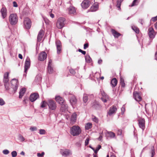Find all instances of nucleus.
Instances as JSON below:
<instances>
[{
	"instance_id": "1",
	"label": "nucleus",
	"mask_w": 157,
	"mask_h": 157,
	"mask_svg": "<svg viewBox=\"0 0 157 157\" xmlns=\"http://www.w3.org/2000/svg\"><path fill=\"white\" fill-rule=\"evenodd\" d=\"M81 132V130L78 126L74 125L70 128V133L73 136H78Z\"/></svg>"
},
{
	"instance_id": "2",
	"label": "nucleus",
	"mask_w": 157,
	"mask_h": 157,
	"mask_svg": "<svg viewBox=\"0 0 157 157\" xmlns=\"http://www.w3.org/2000/svg\"><path fill=\"white\" fill-rule=\"evenodd\" d=\"M48 106L49 110H55L57 108L56 102L52 99H48Z\"/></svg>"
},
{
	"instance_id": "3",
	"label": "nucleus",
	"mask_w": 157,
	"mask_h": 157,
	"mask_svg": "<svg viewBox=\"0 0 157 157\" xmlns=\"http://www.w3.org/2000/svg\"><path fill=\"white\" fill-rule=\"evenodd\" d=\"M9 20L10 24L12 25H14L17 24L18 21V18L16 14H11L9 17Z\"/></svg>"
},
{
	"instance_id": "4",
	"label": "nucleus",
	"mask_w": 157,
	"mask_h": 157,
	"mask_svg": "<svg viewBox=\"0 0 157 157\" xmlns=\"http://www.w3.org/2000/svg\"><path fill=\"white\" fill-rule=\"evenodd\" d=\"M65 21L64 18L60 17L58 18L56 23V26L58 29H61L64 27Z\"/></svg>"
},
{
	"instance_id": "5",
	"label": "nucleus",
	"mask_w": 157,
	"mask_h": 157,
	"mask_svg": "<svg viewBox=\"0 0 157 157\" xmlns=\"http://www.w3.org/2000/svg\"><path fill=\"white\" fill-rule=\"evenodd\" d=\"M94 2V0H84L81 3V6L83 8L86 9Z\"/></svg>"
},
{
	"instance_id": "6",
	"label": "nucleus",
	"mask_w": 157,
	"mask_h": 157,
	"mask_svg": "<svg viewBox=\"0 0 157 157\" xmlns=\"http://www.w3.org/2000/svg\"><path fill=\"white\" fill-rule=\"evenodd\" d=\"M11 87L14 91V93L16 92L18 88V81L16 79H13L11 81Z\"/></svg>"
},
{
	"instance_id": "7",
	"label": "nucleus",
	"mask_w": 157,
	"mask_h": 157,
	"mask_svg": "<svg viewBox=\"0 0 157 157\" xmlns=\"http://www.w3.org/2000/svg\"><path fill=\"white\" fill-rule=\"evenodd\" d=\"M56 45L57 48V53L58 54L61 53L62 48V44L60 40H56Z\"/></svg>"
},
{
	"instance_id": "8",
	"label": "nucleus",
	"mask_w": 157,
	"mask_h": 157,
	"mask_svg": "<svg viewBox=\"0 0 157 157\" xmlns=\"http://www.w3.org/2000/svg\"><path fill=\"white\" fill-rule=\"evenodd\" d=\"M138 125L139 127L144 131L145 128V121L144 118H140L138 120Z\"/></svg>"
},
{
	"instance_id": "9",
	"label": "nucleus",
	"mask_w": 157,
	"mask_h": 157,
	"mask_svg": "<svg viewBox=\"0 0 157 157\" xmlns=\"http://www.w3.org/2000/svg\"><path fill=\"white\" fill-rule=\"evenodd\" d=\"M30 66V61L29 58L27 57L25 63L24 72L26 73L27 70Z\"/></svg>"
},
{
	"instance_id": "10",
	"label": "nucleus",
	"mask_w": 157,
	"mask_h": 157,
	"mask_svg": "<svg viewBox=\"0 0 157 157\" xmlns=\"http://www.w3.org/2000/svg\"><path fill=\"white\" fill-rule=\"evenodd\" d=\"M100 93L102 96V97L101 98V100L104 103L106 102L109 99V96L102 90H101Z\"/></svg>"
},
{
	"instance_id": "11",
	"label": "nucleus",
	"mask_w": 157,
	"mask_h": 157,
	"mask_svg": "<svg viewBox=\"0 0 157 157\" xmlns=\"http://www.w3.org/2000/svg\"><path fill=\"white\" fill-rule=\"evenodd\" d=\"M117 110V108L115 105H113L110 107L109 111L107 113V115L109 116H111L113 114H115Z\"/></svg>"
},
{
	"instance_id": "12",
	"label": "nucleus",
	"mask_w": 157,
	"mask_h": 157,
	"mask_svg": "<svg viewBox=\"0 0 157 157\" xmlns=\"http://www.w3.org/2000/svg\"><path fill=\"white\" fill-rule=\"evenodd\" d=\"M31 21L28 18L25 19L24 21V25L27 29H29L31 26Z\"/></svg>"
},
{
	"instance_id": "13",
	"label": "nucleus",
	"mask_w": 157,
	"mask_h": 157,
	"mask_svg": "<svg viewBox=\"0 0 157 157\" xmlns=\"http://www.w3.org/2000/svg\"><path fill=\"white\" fill-rule=\"evenodd\" d=\"M62 155L64 156H67L72 154V151L70 149H65L62 150L61 151Z\"/></svg>"
},
{
	"instance_id": "14",
	"label": "nucleus",
	"mask_w": 157,
	"mask_h": 157,
	"mask_svg": "<svg viewBox=\"0 0 157 157\" xmlns=\"http://www.w3.org/2000/svg\"><path fill=\"white\" fill-rule=\"evenodd\" d=\"M69 101L72 106L75 105L77 103V100L76 97L73 95H71L70 97Z\"/></svg>"
},
{
	"instance_id": "15",
	"label": "nucleus",
	"mask_w": 157,
	"mask_h": 157,
	"mask_svg": "<svg viewBox=\"0 0 157 157\" xmlns=\"http://www.w3.org/2000/svg\"><path fill=\"white\" fill-rule=\"evenodd\" d=\"M47 55L44 52H41L39 55L38 59L40 61H43L46 59Z\"/></svg>"
},
{
	"instance_id": "16",
	"label": "nucleus",
	"mask_w": 157,
	"mask_h": 157,
	"mask_svg": "<svg viewBox=\"0 0 157 157\" xmlns=\"http://www.w3.org/2000/svg\"><path fill=\"white\" fill-rule=\"evenodd\" d=\"M148 33L150 38L153 39L155 37V34L153 28L150 27L148 29Z\"/></svg>"
},
{
	"instance_id": "17",
	"label": "nucleus",
	"mask_w": 157,
	"mask_h": 157,
	"mask_svg": "<svg viewBox=\"0 0 157 157\" xmlns=\"http://www.w3.org/2000/svg\"><path fill=\"white\" fill-rule=\"evenodd\" d=\"M133 97L137 101H140L142 100V98L140 96V93L137 92H134L133 93Z\"/></svg>"
},
{
	"instance_id": "18",
	"label": "nucleus",
	"mask_w": 157,
	"mask_h": 157,
	"mask_svg": "<svg viewBox=\"0 0 157 157\" xmlns=\"http://www.w3.org/2000/svg\"><path fill=\"white\" fill-rule=\"evenodd\" d=\"M39 97V95L37 93H34L31 94L30 97V100L32 102L36 101Z\"/></svg>"
},
{
	"instance_id": "19",
	"label": "nucleus",
	"mask_w": 157,
	"mask_h": 157,
	"mask_svg": "<svg viewBox=\"0 0 157 157\" xmlns=\"http://www.w3.org/2000/svg\"><path fill=\"white\" fill-rule=\"evenodd\" d=\"M92 107L95 109L100 110L101 109V106L98 102L96 101L92 103Z\"/></svg>"
},
{
	"instance_id": "20",
	"label": "nucleus",
	"mask_w": 157,
	"mask_h": 157,
	"mask_svg": "<svg viewBox=\"0 0 157 157\" xmlns=\"http://www.w3.org/2000/svg\"><path fill=\"white\" fill-rule=\"evenodd\" d=\"M55 99L56 101L60 105H62L65 102L64 100L59 96H56Z\"/></svg>"
},
{
	"instance_id": "21",
	"label": "nucleus",
	"mask_w": 157,
	"mask_h": 157,
	"mask_svg": "<svg viewBox=\"0 0 157 157\" xmlns=\"http://www.w3.org/2000/svg\"><path fill=\"white\" fill-rule=\"evenodd\" d=\"M1 12L3 19L5 18L7 15V10L6 8L3 7L1 10Z\"/></svg>"
},
{
	"instance_id": "22",
	"label": "nucleus",
	"mask_w": 157,
	"mask_h": 157,
	"mask_svg": "<svg viewBox=\"0 0 157 157\" xmlns=\"http://www.w3.org/2000/svg\"><path fill=\"white\" fill-rule=\"evenodd\" d=\"M77 118V114L75 113H74L71 115V119L70 123L72 124H74L76 122Z\"/></svg>"
},
{
	"instance_id": "23",
	"label": "nucleus",
	"mask_w": 157,
	"mask_h": 157,
	"mask_svg": "<svg viewBox=\"0 0 157 157\" xmlns=\"http://www.w3.org/2000/svg\"><path fill=\"white\" fill-rule=\"evenodd\" d=\"M48 71L49 73L51 74L53 72V69L52 67V60L50 59L49 60L48 66Z\"/></svg>"
},
{
	"instance_id": "24",
	"label": "nucleus",
	"mask_w": 157,
	"mask_h": 157,
	"mask_svg": "<svg viewBox=\"0 0 157 157\" xmlns=\"http://www.w3.org/2000/svg\"><path fill=\"white\" fill-rule=\"evenodd\" d=\"M98 8V3H96L91 7L90 10L91 12H94L97 10Z\"/></svg>"
},
{
	"instance_id": "25",
	"label": "nucleus",
	"mask_w": 157,
	"mask_h": 157,
	"mask_svg": "<svg viewBox=\"0 0 157 157\" xmlns=\"http://www.w3.org/2000/svg\"><path fill=\"white\" fill-rule=\"evenodd\" d=\"M106 136L107 137H109L110 138H114L115 136V134L112 132L107 131Z\"/></svg>"
},
{
	"instance_id": "26",
	"label": "nucleus",
	"mask_w": 157,
	"mask_h": 157,
	"mask_svg": "<svg viewBox=\"0 0 157 157\" xmlns=\"http://www.w3.org/2000/svg\"><path fill=\"white\" fill-rule=\"evenodd\" d=\"M44 35V32L42 30H40L37 36V41L40 42L42 39Z\"/></svg>"
},
{
	"instance_id": "27",
	"label": "nucleus",
	"mask_w": 157,
	"mask_h": 157,
	"mask_svg": "<svg viewBox=\"0 0 157 157\" xmlns=\"http://www.w3.org/2000/svg\"><path fill=\"white\" fill-rule=\"evenodd\" d=\"M68 12L70 14H74L76 13L75 8L73 6H70L68 8Z\"/></svg>"
},
{
	"instance_id": "28",
	"label": "nucleus",
	"mask_w": 157,
	"mask_h": 157,
	"mask_svg": "<svg viewBox=\"0 0 157 157\" xmlns=\"http://www.w3.org/2000/svg\"><path fill=\"white\" fill-rule=\"evenodd\" d=\"M26 91V89L25 88H22L20 90V91L19 92V98H21L24 95V94L25 93Z\"/></svg>"
},
{
	"instance_id": "29",
	"label": "nucleus",
	"mask_w": 157,
	"mask_h": 157,
	"mask_svg": "<svg viewBox=\"0 0 157 157\" xmlns=\"http://www.w3.org/2000/svg\"><path fill=\"white\" fill-rule=\"evenodd\" d=\"M111 32H112V33L113 34V35L115 37L117 38L119 36H120L121 35L120 33H118V32H117L114 29H112Z\"/></svg>"
},
{
	"instance_id": "30",
	"label": "nucleus",
	"mask_w": 157,
	"mask_h": 157,
	"mask_svg": "<svg viewBox=\"0 0 157 157\" xmlns=\"http://www.w3.org/2000/svg\"><path fill=\"white\" fill-rule=\"evenodd\" d=\"M117 81L116 78H113L111 81V84L113 87H115L117 85Z\"/></svg>"
},
{
	"instance_id": "31",
	"label": "nucleus",
	"mask_w": 157,
	"mask_h": 157,
	"mask_svg": "<svg viewBox=\"0 0 157 157\" xmlns=\"http://www.w3.org/2000/svg\"><path fill=\"white\" fill-rule=\"evenodd\" d=\"M48 99L47 101H43L40 103V107L42 108H44L48 105Z\"/></svg>"
},
{
	"instance_id": "32",
	"label": "nucleus",
	"mask_w": 157,
	"mask_h": 157,
	"mask_svg": "<svg viewBox=\"0 0 157 157\" xmlns=\"http://www.w3.org/2000/svg\"><path fill=\"white\" fill-rule=\"evenodd\" d=\"M86 62L88 63H90L92 61V59L90 57V56L88 55H86L85 56Z\"/></svg>"
},
{
	"instance_id": "33",
	"label": "nucleus",
	"mask_w": 157,
	"mask_h": 157,
	"mask_svg": "<svg viewBox=\"0 0 157 157\" xmlns=\"http://www.w3.org/2000/svg\"><path fill=\"white\" fill-rule=\"evenodd\" d=\"M9 75V73L8 72H6L4 75V82H8L9 79L8 77Z\"/></svg>"
},
{
	"instance_id": "34",
	"label": "nucleus",
	"mask_w": 157,
	"mask_h": 157,
	"mask_svg": "<svg viewBox=\"0 0 157 157\" xmlns=\"http://www.w3.org/2000/svg\"><path fill=\"white\" fill-rule=\"evenodd\" d=\"M124 0H117V2L116 7L118 8V10H120L121 9V2L123 1Z\"/></svg>"
},
{
	"instance_id": "35",
	"label": "nucleus",
	"mask_w": 157,
	"mask_h": 157,
	"mask_svg": "<svg viewBox=\"0 0 157 157\" xmlns=\"http://www.w3.org/2000/svg\"><path fill=\"white\" fill-rule=\"evenodd\" d=\"M88 99V96L87 94H84L83 97V101L84 103H86Z\"/></svg>"
},
{
	"instance_id": "36",
	"label": "nucleus",
	"mask_w": 157,
	"mask_h": 157,
	"mask_svg": "<svg viewBox=\"0 0 157 157\" xmlns=\"http://www.w3.org/2000/svg\"><path fill=\"white\" fill-rule=\"evenodd\" d=\"M92 126V124L90 123H87L85 126V129L86 130H89L90 129Z\"/></svg>"
},
{
	"instance_id": "37",
	"label": "nucleus",
	"mask_w": 157,
	"mask_h": 157,
	"mask_svg": "<svg viewBox=\"0 0 157 157\" xmlns=\"http://www.w3.org/2000/svg\"><path fill=\"white\" fill-rule=\"evenodd\" d=\"M61 105V109H62L63 111H64L67 109L68 106L66 104L65 102L63 103V104H62V105Z\"/></svg>"
},
{
	"instance_id": "38",
	"label": "nucleus",
	"mask_w": 157,
	"mask_h": 157,
	"mask_svg": "<svg viewBox=\"0 0 157 157\" xmlns=\"http://www.w3.org/2000/svg\"><path fill=\"white\" fill-rule=\"evenodd\" d=\"M120 83L121 85V86L123 87H124L125 86V83L124 82V81L123 79L122 78H120Z\"/></svg>"
},
{
	"instance_id": "39",
	"label": "nucleus",
	"mask_w": 157,
	"mask_h": 157,
	"mask_svg": "<svg viewBox=\"0 0 157 157\" xmlns=\"http://www.w3.org/2000/svg\"><path fill=\"white\" fill-rule=\"evenodd\" d=\"M132 29L136 33H139V29L135 26H132Z\"/></svg>"
},
{
	"instance_id": "40",
	"label": "nucleus",
	"mask_w": 157,
	"mask_h": 157,
	"mask_svg": "<svg viewBox=\"0 0 157 157\" xmlns=\"http://www.w3.org/2000/svg\"><path fill=\"white\" fill-rule=\"evenodd\" d=\"M18 138L19 139L21 142H23L25 140V139L24 137L21 134L19 135Z\"/></svg>"
},
{
	"instance_id": "41",
	"label": "nucleus",
	"mask_w": 157,
	"mask_h": 157,
	"mask_svg": "<svg viewBox=\"0 0 157 157\" xmlns=\"http://www.w3.org/2000/svg\"><path fill=\"white\" fill-rule=\"evenodd\" d=\"M101 148V146L100 145H98L97 147L95 149L94 151V153L96 154H97L99 150Z\"/></svg>"
},
{
	"instance_id": "42",
	"label": "nucleus",
	"mask_w": 157,
	"mask_h": 157,
	"mask_svg": "<svg viewBox=\"0 0 157 157\" xmlns=\"http://www.w3.org/2000/svg\"><path fill=\"white\" fill-rule=\"evenodd\" d=\"M92 120L95 122L96 123H97L98 122V118L95 117V116H94L92 118Z\"/></svg>"
},
{
	"instance_id": "43",
	"label": "nucleus",
	"mask_w": 157,
	"mask_h": 157,
	"mask_svg": "<svg viewBox=\"0 0 157 157\" xmlns=\"http://www.w3.org/2000/svg\"><path fill=\"white\" fill-rule=\"evenodd\" d=\"M4 86L6 90H8L9 89V83L8 82H4Z\"/></svg>"
},
{
	"instance_id": "44",
	"label": "nucleus",
	"mask_w": 157,
	"mask_h": 157,
	"mask_svg": "<svg viewBox=\"0 0 157 157\" xmlns=\"http://www.w3.org/2000/svg\"><path fill=\"white\" fill-rule=\"evenodd\" d=\"M11 155L13 157H15L17 156V153L16 151H13L12 152Z\"/></svg>"
},
{
	"instance_id": "45",
	"label": "nucleus",
	"mask_w": 157,
	"mask_h": 157,
	"mask_svg": "<svg viewBox=\"0 0 157 157\" xmlns=\"http://www.w3.org/2000/svg\"><path fill=\"white\" fill-rule=\"evenodd\" d=\"M45 131L44 129H41L40 130L39 133L41 135H44L45 134Z\"/></svg>"
},
{
	"instance_id": "46",
	"label": "nucleus",
	"mask_w": 157,
	"mask_h": 157,
	"mask_svg": "<svg viewBox=\"0 0 157 157\" xmlns=\"http://www.w3.org/2000/svg\"><path fill=\"white\" fill-rule=\"evenodd\" d=\"M5 104L4 100L2 98H0V105H3Z\"/></svg>"
},
{
	"instance_id": "47",
	"label": "nucleus",
	"mask_w": 157,
	"mask_h": 157,
	"mask_svg": "<svg viewBox=\"0 0 157 157\" xmlns=\"http://www.w3.org/2000/svg\"><path fill=\"white\" fill-rule=\"evenodd\" d=\"M44 155V152H42L41 153H37V156L38 157H43Z\"/></svg>"
},
{
	"instance_id": "48",
	"label": "nucleus",
	"mask_w": 157,
	"mask_h": 157,
	"mask_svg": "<svg viewBox=\"0 0 157 157\" xmlns=\"http://www.w3.org/2000/svg\"><path fill=\"white\" fill-rule=\"evenodd\" d=\"M137 0H134L131 6L132 7L137 5Z\"/></svg>"
},
{
	"instance_id": "49",
	"label": "nucleus",
	"mask_w": 157,
	"mask_h": 157,
	"mask_svg": "<svg viewBox=\"0 0 157 157\" xmlns=\"http://www.w3.org/2000/svg\"><path fill=\"white\" fill-rule=\"evenodd\" d=\"M151 157H153L155 154V152L154 151V149L153 147L152 148H151Z\"/></svg>"
},
{
	"instance_id": "50",
	"label": "nucleus",
	"mask_w": 157,
	"mask_h": 157,
	"mask_svg": "<svg viewBox=\"0 0 157 157\" xmlns=\"http://www.w3.org/2000/svg\"><path fill=\"white\" fill-rule=\"evenodd\" d=\"M69 71L70 73L72 74V75H75V70L73 69H70L69 70Z\"/></svg>"
},
{
	"instance_id": "51",
	"label": "nucleus",
	"mask_w": 157,
	"mask_h": 157,
	"mask_svg": "<svg viewBox=\"0 0 157 157\" xmlns=\"http://www.w3.org/2000/svg\"><path fill=\"white\" fill-rule=\"evenodd\" d=\"M2 152L5 155H7L9 153V151L6 149L3 150Z\"/></svg>"
},
{
	"instance_id": "52",
	"label": "nucleus",
	"mask_w": 157,
	"mask_h": 157,
	"mask_svg": "<svg viewBox=\"0 0 157 157\" xmlns=\"http://www.w3.org/2000/svg\"><path fill=\"white\" fill-rule=\"evenodd\" d=\"M121 114H123L124 113V112L125 111V108L124 106V105L122 107V108H121Z\"/></svg>"
},
{
	"instance_id": "53",
	"label": "nucleus",
	"mask_w": 157,
	"mask_h": 157,
	"mask_svg": "<svg viewBox=\"0 0 157 157\" xmlns=\"http://www.w3.org/2000/svg\"><path fill=\"white\" fill-rule=\"evenodd\" d=\"M89 141V138H87L86 139L85 141V146H87L88 145Z\"/></svg>"
},
{
	"instance_id": "54",
	"label": "nucleus",
	"mask_w": 157,
	"mask_h": 157,
	"mask_svg": "<svg viewBox=\"0 0 157 157\" xmlns=\"http://www.w3.org/2000/svg\"><path fill=\"white\" fill-rule=\"evenodd\" d=\"M30 130L32 131H34L37 130V128L36 127H31Z\"/></svg>"
},
{
	"instance_id": "55",
	"label": "nucleus",
	"mask_w": 157,
	"mask_h": 157,
	"mask_svg": "<svg viewBox=\"0 0 157 157\" xmlns=\"http://www.w3.org/2000/svg\"><path fill=\"white\" fill-rule=\"evenodd\" d=\"M117 134L118 135H121L122 134V130L118 129L117 131Z\"/></svg>"
},
{
	"instance_id": "56",
	"label": "nucleus",
	"mask_w": 157,
	"mask_h": 157,
	"mask_svg": "<svg viewBox=\"0 0 157 157\" xmlns=\"http://www.w3.org/2000/svg\"><path fill=\"white\" fill-rule=\"evenodd\" d=\"M78 51L79 52L82 53V54L84 55H85V54L86 53V51H83V50H81L80 49H78Z\"/></svg>"
},
{
	"instance_id": "57",
	"label": "nucleus",
	"mask_w": 157,
	"mask_h": 157,
	"mask_svg": "<svg viewBox=\"0 0 157 157\" xmlns=\"http://www.w3.org/2000/svg\"><path fill=\"white\" fill-rule=\"evenodd\" d=\"M88 46L89 44L88 43L85 44L84 45V49H86V48L88 47Z\"/></svg>"
},
{
	"instance_id": "58",
	"label": "nucleus",
	"mask_w": 157,
	"mask_h": 157,
	"mask_svg": "<svg viewBox=\"0 0 157 157\" xmlns=\"http://www.w3.org/2000/svg\"><path fill=\"white\" fill-rule=\"evenodd\" d=\"M151 20H152L154 22L157 20V16L156 17H152Z\"/></svg>"
},
{
	"instance_id": "59",
	"label": "nucleus",
	"mask_w": 157,
	"mask_h": 157,
	"mask_svg": "<svg viewBox=\"0 0 157 157\" xmlns=\"http://www.w3.org/2000/svg\"><path fill=\"white\" fill-rule=\"evenodd\" d=\"M13 6L14 7H17L18 6L17 4V2L14 1L13 2Z\"/></svg>"
},
{
	"instance_id": "60",
	"label": "nucleus",
	"mask_w": 157,
	"mask_h": 157,
	"mask_svg": "<svg viewBox=\"0 0 157 157\" xmlns=\"http://www.w3.org/2000/svg\"><path fill=\"white\" fill-rule=\"evenodd\" d=\"M102 62V60L101 59H99L98 61V63L99 64H101Z\"/></svg>"
},
{
	"instance_id": "61",
	"label": "nucleus",
	"mask_w": 157,
	"mask_h": 157,
	"mask_svg": "<svg viewBox=\"0 0 157 157\" xmlns=\"http://www.w3.org/2000/svg\"><path fill=\"white\" fill-rule=\"evenodd\" d=\"M143 19H140L139 20V22L141 23V25H143Z\"/></svg>"
},
{
	"instance_id": "62",
	"label": "nucleus",
	"mask_w": 157,
	"mask_h": 157,
	"mask_svg": "<svg viewBox=\"0 0 157 157\" xmlns=\"http://www.w3.org/2000/svg\"><path fill=\"white\" fill-rule=\"evenodd\" d=\"M18 57H19V58L20 59H22V58H23L22 56V55L21 54H19V55H18Z\"/></svg>"
},
{
	"instance_id": "63",
	"label": "nucleus",
	"mask_w": 157,
	"mask_h": 157,
	"mask_svg": "<svg viewBox=\"0 0 157 157\" xmlns=\"http://www.w3.org/2000/svg\"><path fill=\"white\" fill-rule=\"evenodd\" d=\"M50 16L52 18H53L54 17V15L52 13H50Z\"/></svg>"
},
{
	"instance_id": "64",
	"label": "nucleus",
	"mask_w": 157,
	"mask_h": 157,
	"mask_svg": "<svg viewBox=\"0 0 157 157\" xmlns=\"http://www.w3.org/2000/svg\"><path fill=\"white\" fill-rule=\"evenodd\" d=\"M155 27L156 29H157V21L155 24Z\"/></svg>"
}]
</instances>
